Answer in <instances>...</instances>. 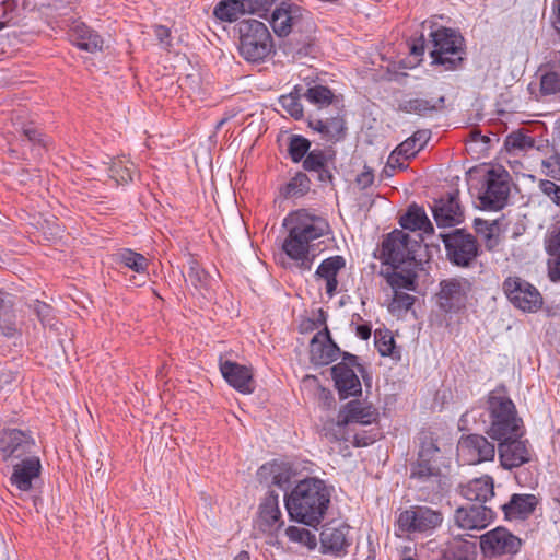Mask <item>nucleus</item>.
I'll list each match as a JSON object with an SVG mask.
<instances>
[{
  "label": "nucleus",
  "mask_w": 560,
  "mask_h": 560,
  "mask_svg": "<svg viewBox=\"0 0 560 560\" xmlns=\"http://www.w3.org/2000/svg\"><path fill=\"white\" fill-rule=\"evenodd\" d=\"M503 290L511 303L524 312H536L542 304L538 290L520 277H509Z\"/></svg>",
  "instance_id": "nucleus-11"
},
{
  "label": "nucleus",
  "mask_w": 560,
  "mask_h": 560,
  "mask_svg": "<svg viewBox=\"0 0 560 560\" xmlns=\"http://www.w3.org/2000/svg\"><path fill=\"white\" fill-rule=\"evenodd\" d=\"M475 229L479 234L485 236L488 249H493L499 244V238L494 235V232L498 230L495 224L489 223L486 220L476 219Z\"/></svg>",
  "instance_id": "nucleus-47"
},
{
  "label": "nucleus",
  "mask_w": 560,
  "mask_h": 560,
  "mask_svg": "<svg viewBox=\"0 0 560 560\" xmlns=\"http://www.w3.org/2000/svg\"><path fill=\"white\" fill-rule=\"evenodd\" d=\"M509 174L506 172L498 173L494 170L488 172L487 188L480 197L485 208L491 210L502 209L510 194Z\"/></svg>",
  "instance_id": "nucleus-17"
},
{
  "label": "nucleus",
  "mask_w": 560,
  "mask_h": 560,
  "mask_svg": "<svg viewBox=\"0 0 560 560\" xmlns=\"http://www.w3.org/2000/svg\"><path fill=\"white\" fill-rule=\"evenodd\" d=\"M555 258L549 260V277L551 281H560V254L553 255Z\"/></svg>",
  "instance_id": "nucleus-61"
},
{
  "label": "nucleus",
  "mask_w": 560,
  "mask_h": 560,
  "mask_svg": "<svg viewBox=\"0 0 560 560\" xmlns=\"http://www.w3.org/2000/svg\"><path fill=\"white\" fill-rule=\"evenodd\" d=\"M494 513L491 506L469 505L455 511V523L463 529H483L493 520Z\"/></svg>",
  "instance_id": "nucleus-21"
},
{
  "label": "nucleus",
  "mask_w": 560,
  "mask_h": 560,
  "mask_svg": "<svg viewBox=\"0 0 560 560\" xmlns=\"http://www.w3.org/2000/svg\"><path fill=\"white\" fill-rule=\"evenodd\" d=\"M433 218L440 228H450L460 224L464 220V212L459 205L457 194L435 200L432 206Z\"/></svg>",
  "instance_id": "nucleus-20"
},
{
  "label": "nucleus",
  "mask_w": 560,
  "mask_h": 560,
  "mask_svg": "<svg viewBox=\"0 0 560 560\" xmlns=\"http://www.w3.org/2000/svg\"><path fill=\"white\" fill-rule=\"evenodd\" d=\"M185 281L201 294H203L205 291H208L210 285L209 275L194 258H190L188 261V270L185 276Z\"/></svg>",
  "instance_id": "nucleus-36"
},
{
  "label": "nucleus",
  "mask_w": 560,
  "mask_h": 560,
  "mask_svg": "<svg viewBox=\"0 0 560 560\" xmlns=\"http://www.w3.org/2000/svg\"><path fill=\"white\" fill-rule=\"evenodd\" d=\"M540 90L545 95L560 92V70L546 72L540 79Z\"/></svg>",
  "instance_id": "nucleus-50"
},
{
  "label": "nucleus",
  "mask_w": 560,
  "mask_h": 560,
  "mask_svg": "<svg viewBox=\"0 0 560 560\" xmlns=\"http://www.w3.org/2000/svg\"><path fill=\"white\" fill-rule=\"evenodd\" d=\"M341 420V412L339 411L336 421H329L324 425L325 436L329 441H350L348 427L351 423L342 422Z\"/></svg>",
  "instance_id": "nucleus-39"
},
{
  "label": "nucleus",
  "mask_w": 560,
  "mask_h": 560,
  "mask_svg": "<svg viewBox=\"0 0 560 560\" xmlns=\"http://www.w3.org/2000/svg\"><path fill=\"white\" fill-rule=\"evenodd\" d=\"M245 14H256L265 10L266 0H240Z\"/></svg>",
  "instance_id": "nucleus-56"
},
{
  "label": "nucleus",
  "mask_w": 560,
  "mask_h": 560,
  "mask_svg": "<svg viewBox=\"0 0 560 560\" xmlns=\"http://www.w3.org/2000/svg\"><path fill=\"white\" fill-rule=\"evenodd\" d=\"M400 225L410 231H422L424 234L434 233V228L430 222L423 208L412 205L399 220Z\"/></svg>",
  "instance_id": "nucleus-32"
},
{
  "label": "nucleus",
  "mask_w": 560,
  "mask_h": 560,
  "mask_svg": "<svg viewBox=\"0 0 560 560\" xmlns=\"http://www.w3.org/2000/svg\"><path fill=\"white\" fill-rule=\"evenodd\" d=\"M34 439L25 431L5 429L0 432V459L2 462H19L34 456Z\"/></svg>",
  "instance_id": "nucleus-10"
},
{
  "label": "nucleus",
  "mask_w": 560,
  "mask_h": 560,
  "mask_svg": "<svg viewBox=\"0 0 560 560\" xmlns=\"http://www.w3.org/2000/svg\"><path fill=\"white\" fill-rule=\"evenodd\" d=\"M310 141L299 135H293L289 142V154L293 162H300L310 149Z\"/></svg>",
  "instance_id": "nucleus-46"
},
{
  "label": "nucleus",
  "mask_w": 560,
  "mask_h": 560,
  "mask_svg": "<svg viewBox=\"0 0 560 560\" xmlns=\"http://www.w3.org/2000/svg\"><path fill=\"white\" fill-rule=\"evenodd\" d=\"M355 182L362 189L370 187L374 182L373 171L365 166L364 170L357 176Z\"/></svg>",
  "instance_id": "nucleus-57"
},
{
  "label": "nucleus",
  "mask_w": 560,
  "mask_h": 560,
  "mask_svg": "<svg viewBox=\"0 0 560 560\" xmlns=\"http://www.w3.org/2000/svg\"><path fill=\"white\" fill-rule=\"evenodd\" d=\"M547 250L550 255L560 254V229L553 231L547 241Z\"/></svg>",
  "instance_id": "nucleus-59"
},
{
  "label": "nucleus",
  "mask_w": 560,
  "mask_h": 560,
  "mask_svg": "<svg viewBox=\"0 0 560 560\" xmlns=\"http://www.w3.org/2000/svg\"><path fill=\"white\" fill-rule=\"evenodd\" d=\"M354 366H359L357 357L346 354L341 362L331 368V376L340 398L358 396L362 393V385Z\"/></svg>",
  "instance_id": "nucleus-12"
},
{
  "label": "nucleus",
  "mask_w": 560,
  "mask_h": 560,
  "mask_svg": "<svg viewBox=\"0 0 560 560\" xmlns=\"http://www.w3.org/2000/svg\"><path fill=\"white\" fill-rule=\"evenodd\" d=\"M279 102L285 112L293 118L300 119L303 117V106L300 103L299 97L293 93L282 95Z\"/></svg>",
  "instance_id": "nucleus-51"
},
{
  "label": "nucleus",
  "mask_w": 560,
  "mask_h": 560,
  "mask_svg": "<svg viewBox=\"0 0 560 560\" xmlns=\"http://www.w3.org/2000/svg\"><path fill=\"white\" fill-rule=\"evenodd\" d=\"M244 14L240 0H221L213 9V15L221 22L233 23Z\"/></svg>",
  "instance_id": "nucleus-35"
},
{
  "label": "nucleus",
  "mask_w": 560,
  "mask_h": 560,
  "mask_svg": "<svg viewBox=\"0 0 560 560\" xmlns=\"http://www.w3.org/2000/svg\"><path fill=\"white\" fill-rule=\"evenodd\" d=\"M154 35L163 47L167 48L171 46L170 28H167L166 26H163V25H155L154 26Z\"/></svg>",
  "instance_id": "nucleus-58"
},
{
  "label": "nucleus",
  "mask_w": 560,
  "mask_h": 560,
  "mask_svg": "<svg viewBox=\"0 0 560 560\" xmlns=\"http://www.w3.org/2000/svg\"><path fill=\"white\" fill-rule=\"evenodd\" d=\"M310 189V179L303 173H298L284 187L287 198L303 196Z\"/></svg>",
  "instance_id": "nucleus-42"
},
{
  "label": "nucleus",
  "mask_w": 560,
  "mask_h": 560,
  "mask_svg": "<svg viewBox=\"0 0 560 560\" xmlns=\"http://www.w3.org/2000/svg\"><path fill=\"white\" fill-rule=\"evenodd\" d=\"M535 141L523 132H512L505 139V148L510 152L527 151L534 148Z\"/></svg>",
  "instance_id": "nucleus-43"
},
{
  "label": "nucleus",
  "mask_w": 560,
  "mask_h": 560,
  "mask_svg": "<svg viewBox=\"0 0 560 560\" xmlns=\"http://www.w3.org/2000/svg\"><path fill=\"white\" fill-rule=\"evenodd\" d=\"M238 50L249 62L262 61L272 50V38L267 26L257 20H243L238 24Z\"/></svg>",
  "instance_id": "nucleus-7"
},
{
  "label": "nucleus",
  "mask_w": 560,
  "mask_h": 560,
  "mask_svg": "<svg viewBox=\"0 0 560 560\" xmlns=\"http://www.w3.org/2000/svg\"><path fill=\"white\" fill-rule=\"evenodd\" d=\"M326 162V155L322 150H313L304 159L303 167L308 172H318L319 178L323 179L322 172L325 171Z\"/></svg>",
  "instance_id": "nucleus-45"
},
{
  "label": "nucleus",
  "mask_w": 560,
  "mask_h": 560,
  "mask_svg": "<svg viewBox=\"0 0 560 560\" xmlns=\"http://www.w3.org/2000/svg\"><path fill=\"white\" fill-rule=\"evenodd\" d=\"M15 380V375L11 372L0 373V390L10 386Z\"/></svg>",
  "instance_id": "nucleus-62"
},
{
  "label": "nucleus",
  "mask_w": 560,
  "mask_h": 560,
  "mask_svg": "<svg viewBox=\"0 0 560 560\" xmlns=\"http://www.w3.org/2000/svg\"><path fill=\"white\" fill-rule=\"evenodd\" d=\"M476 556V544L460 536L445 541L444 547L440 551L442 560H475Z\"/></svg>",
  "instance_id": "nucleus-29"
},
{
  "label": "nucleus",
  "mask_w": 560,
  "mask_h": 560,
  "mask_svg": "<svg viewBox=\"0 0 560 560\" xmlns=\"http://www.w3.org/2000/svg\"><path fill=\"white\" fill-rule=\"evenodd\" d=\"M443 513L428 505H411L401 510L394 523L396 537L432 535L443 524Z\"/></svg>",
  "instance_id": "nucleus-6"
},
{
  "label": "nucleus",
  "mask_w": 560,
  "mask_h": 560,
  "mask_svg": "<svg viewBox=\"0 0 560 560\" xmlns=\"http://www.w3.org/2000/svg\"><path fill=\"white\" fill-rule=\"evenodd\" d=\"M457 455L464 464L476 465L492 460L495 456V447L485 436L470 434L459 440Z\"/></svg>",
  "instance_id": "nucleus-13"
},
{
  "label": "nucleus",
  "mask_w": 560,
  "mask_h": 560,
  "mask_svg": "<svg viewBox=\"0 0 560 560\" xmlns=\"http://www.w3.org/2000/svg\"><path fill=\"white\" fill-rule=\"evenodd\" d=\"M552 154L542 161L546 175L560 180V138L553 141Z\"/></svg>",
  "instance_id": "nucleus-44"
},
{
  "label": "nucleus",
  "mask_w": 560,
  "mask_h": 560,
  "mask_svg": "<svg viewBox=\"0 0 560 560\" xmlns=\"http://www.w3.org/2000/svg\"><path fill=\"white\" fill-rule=\"evenodd\" d=\"M345 266L346 260L342 256H331L324 259L315 271L316 280L325 282L326 293L329 296H334L336 293L338 287L337 275Z\"/></svg>",
  "instance_id": "nucleus-28"
},
{
  "label": "nucleus",
  "mask_w": 560,
  "mask_h": 560,
  "mask_svg": "<svg viewBox=\"0 0 560 560\" xmlns=\"http://www.w3.org/2000/svg\"><path fill=\"white\" fill-rule=\"evenodd\" d=\"M419 441L418 458L410 467V480L423 492L424 500H432L450 488V480L441 468V452L432 434L422 432Z\"/></svg>",
  "instance_id": "nucleus-2"
},
{
  "label": "nucleus",
  "mask_w": 560,
  "mask_h": 560,
  "mask_svg": "<svg viewBox=\"0 0 560 560\" xmlns=\"http://www.w3.org/2000/svg\"><path fill=\"white\" fill-rule=\"evenodd\" d=\"M460 494L469 501L486 503L494 495L493 479L488 476H481L469 480L460 487Z\"/></svg>",
  "instance_id": "nucleus-30"
},
{
  "label": "nucleus",
  "mask_w": 560,
  "mask_h": 560,
  "mask_svg": "<svg viewBox=\"0 0 560 560\" xmlns=\"http://www.w3.org/2000/svg\"><path fill=\"white\" fill-rule=\"evenodd\" d=\"M430 139V135L427 130H418L411 137L401 142L398 148L402 152L404 160L413 158Z\"/></svg>",
  "instance_id": "nucleus-37"
},
{
  "label": "nucleus",
  "mask_w": 560,
  "mask_h": 560,
  "mask_svg": "<svg viewBox=\"0 0 560 560\" xmlns=\"http://www.w3.org/2000/svg\"><path fill=\"white\" fill-rule=\"evenodd\" d=\"M538 503L534 494H513L509 502L500 504L499 508L503 510L506 518L517 520L526 518L530 515Z\"/></svg>",
  "instance_id": "nucleus-31"
},
{
  "label": "nucleus",
  "mask_w": 560,
  "mask_h": 560,
  "mask_svg": "<svg viewBox=\"0 0 560 560\" xmlns=\"http://www.w3.org/2000/svg\"><path fill=\"white\" fill-rule=\"evenodd\" d=\"M116 260L138 273H147L148 271V259L143 255L131 249L125 248L120 250L117 254Z\"/></svg>",
  "instance_id": "nucleus-38"
},
{
  "label": "nucleus",
  "mask_w": 560,
  "mask_h": 560,
  "mask_svg": "<svg viewBox=\"0 0 560 560\" xmlns=\"http://www.w3.org/2000/svg\"><path fill=\"white\" fill-rule=\"evenodd\" d=\"M394 295H393V300H392V303H390V308L393 311H401V310H409L413 303H415V296L406 293V292H402L401 291H395L393 292Z\"/></svg>",
  "instance_id": "nucleus-54"
},
{
  "label": "nucleus",
  "mask_w": 560,
  "mask_h": 560,
  "mask_svg": "<svg viewBox=\"0 0 560 560\" xmlns=\"http://www.w3.org/2000/svg\"><path fill=\"white\" fill-rule=\"evenodd\" d=\"M539 188L544 194H546L548 197L552 199L553 196H557L560 194V186L555 184L551 180L542 179L539 183Z\"/></svg>",
  "instance_id": "nucleus-60"
},
{
  "label": "nucleus",
  "mask_w": 560,
  "mask_h": 560,
  "mask_svg": "<svg viewBox=\"0 0 560 560\" xmlns=\"http://www.w3.org/2000/svg\"><path fill=\"white\" fill-rule=\"evenodd\" d=\"M289 234L282 244L283 252L296 262V266L306 271L311 270L313 257L310 256L313 241L329 234L328 221L305 209L290 213L283 222Z\"/></svg>",
  "instance_id": "nucleus-1"
},
{
  "label": "nucleus",
  "mask_w": 560,
  "mask_h": 560,
  "mask_svg": "<svg viewBox=\"0 0 560 560\" xmlns=\"http://www.w3.org/2000/svg\"><path fill=\"white\" fill-rule=\"evenodd\" d=\"M135 172V165L133 163L118 159L114 161L109 167V176L113 178L116 183H122L126 184L130 180H132V175Z\"/></svg>",
  "instance_id": "nucleus-40"
},
{
  "label": "nucleus",
  "mask_w": 560,
  "mask_h": 560,
  "mask_svg": "<svg viewBox=\"0 0 560 560\" xmlns=\"http://www.w3.org/2000/svg\"><path fill=\"white\" fill-rule=\"evenodd\" d=\"M422 27L429 30L431 44L430 56L433 63L441 65L445 70H453L463 60V37L452 28L440 26L434 28L433 22H423Z\"/></svg>",
  "instance_id": "nucleus-5"
},
{
  "label": "nucleus",
  "mask_w": 560,
  "mask_h": 560,
  "mask_svg": "<svg viewBox=\"0 0 560 560\" xmlns=\"http://www.w3.org/2000/svg\"><path fill=\"white\" fill-rule=\"evenodd\" d=\"M350 527L341 522H330L320 532V549L324 553L340 557L351 545Z\"/></svg>",
  "instance_id": "nucleus-15"
},
{
  "label": "nucleus",
  "mask_w": 560,
  "mask_h": 560,
  "mask_svg": "<svg viewBox=\"0 0 560 560\" xmlns=\"http://www.w3.org/2000/svg\"><path fill=\"white\" fill-rule=\"evenodd\" d=\"M330 502L324 481L316 478L301 480L285 497V506L292 520L306 525L318 524Z\"/></svg>",
  "instance_id": "nucleus-3"
},
{
  "label": "nucleus",
  "mask_w": 560,
  "mask_h": 560,
  "mask_svg": "<svg viewBox=\"0 0 560 560\" xmlns=\"http://www.w3.org/2000/svg\"><path fill=\"white\" fill-rule=\"evenodd\" d=\"M402 152L399 151L397 147L388 156L387 164L383 170V173H387V170L396 171V170H406L407 164L405 163Z\"/></svg>",
  "instance_id": "nucleus-55"
},
{
  "label": "nucleus",
  "mask_w": 560,
  "mask_h": 560,
  "mask_svg": "<svg viewBox=\"0 0 560 560\" xmlns=\"http://www.w3.org/2000/svg\"><path fill=\"white\" fill-rule=\"evenodd\" d=\"M341 421L351 424L368 425L376 421L378 412L371 404L361 400H351L341 409Z\"/></svg>",
  "instance_id": "nucleus-26"
},
{
  "label": "nucleus",
  "mask_w": 560,
  "mask_h": 560,
  "mask_svg": "<svg viewBox=\"0 0 560 560\" xmlns=\"http://www.w3.org/2000/svg\"><path fill=\"white\" fill-rule=\"evenodd\" d=\"M345 120L341 117H332L325 119V140L338 141L343 137Z\"/></svg>",
  "instance_id": "nucleus-49"
},
{
  "label": "nucleus",
  "mask_w": 560,
  "mask_h": 560,
  "mask_svg": "<svg viewBox=\"0 0 560 560\" xmlns=\"http://www.w3.org/2000/svg\"><path fill=\"white\" fill-rule=\"evenodd\" d=\"M417 241L402 230H394L384 238L381 248V259L389 267L398 268L408 260H415Z\"/></svg>",
  "instance_id": "nucleus-8"
},
{
  "label": "nucleus",
  "mask_w": 560,
  "mask_h": 560,
  "mask_svg": "<svg viewBox=\"0 0 560 560\" xmlns=\"http://www.w3.org/2000/svg\"><path fill=\"white\" fill-rule=\"evenodd\" d=\"M42 465L37 456H30L13 465L11 486L21 493L32 490L33 482L39 478Z\"/></svg>",
  "instance_id": "nucleus-19"
},
{
  "label": "nucleus",
  "mask_w": 560,
  "mask_h": 560,
  "mask_svg": "<svg viewBox=\"0 0 560 560\" xmlns=\"http://www.w3.org/2000/svg\"><path fill=\"white\" fill-rule=\"evenodd\" d=\"M480 546L486 555L499 556L516 553L521 539L503 527H497L480 537Z\"/></svg>",
  "instance_id": "nucleus-16"
},
{
  "label": "nucleus",
  "mask_w": 560,
  "mask_h": 560,
  "mask_svg": "<svg viewBox=\"0 0 560 560\" xmlns=\"http://www.w3.org/2000/svg\"><path fill=\"white\" fill-rule=\"evenodd\" d=\"M301 18L302 10L299 5L282 2L272 11L269 22L273 32L282 37L291 33L292 27L298 24Z\"/></svg>",
  "instance_id": "nucleus-24"
},
{
  "label": "nucleus",
  "mask_w": 560,
  "mask_h": 560,
  "mask_svg": "<svg viewBox=\"0 0 560 560\" xmlns=\"http://www.w3.org/2000/svg\"><path fill=\"white\" fill-rule=\"evenodd\" d=\"M339 348L331 340L329 330L318 331L311 340L310 354L313 363L326 365L338 357Z\"/></svg>",
  "instance_id": "nucleus-25"
},
{
  "label": "nucleus",
  "mask_w": 560,
  "mask_h": 560,
  "mask_svg": "<svg viewBox=\"0 0 560 560\" xmlns=\"http://www.w3.org/2000/svg\"><path fill=\"white\" fill-rule=\"evenodd\" d=\"M70 40L80 49L90 52L102 50L103 39L83 22L73 21L69 26Z\"/></svg>",
  "instance_id": "nucleus-27"
},
{
  "label": "nucleus",
  "mask_w": 560,
  "mask_h": 560,
  "mask_svg": "<svg viewBox=\"0 0 560 560\" xmlns=\"http://www.w3.org/2000/svg\"><path fill=\"white\" fill-rule=\"evenodd\" d=\"M375 346L381 355L386 357L393 353L395 341L388 332L375 331Z\"/></svg>",
  "instance_id": "nucleus-52"
},
{
  "label": "nucleus",
  "mask_w": 560,
  "mask_h": 560,
  "mask_svg": "<svg viewBox=\"0 0 560 560\" xmlns=\"http://www.w3.org/2000/svg\"><path fill=\"white\" fill-rule=\"evenodd\" d=\"M220 372L230 386L241 394H252L255 390V382L252 369L230 360L219 361Z\"/></svg>",
  "instance_id": "nucleus-18"
},
{
  "label": "nucleus",
  "mask_w": 560,
  "mask_h": 560,
  "mask_svg": "<svg viewBox=\"0 0 560 560\" xmlns=\"http://www.w3.org/2000/svg\"><path fill=\"white\" fill-rule=\"evenodd\" d=\"M446 249L447 258L457 266H469L478 256V243L475 236L457 229L440 235Z\"/></svg>",
  "instance_id": "nucleus-9"
},
{
  "label": "nucleus",
  "mask_w": 560,
  "mask_h": 560,
  "mask_svg": "<svg viewBox=\"0 0 560 560\" xmlns=\"http://www.w3.org/2000/svg\"><path fill=\"white\" fill-rule=\"evenodd\" d=\"M522 436L498 439V454L500 464L504 469H514L527 464L533 458V450Z\"/></svg>",
  "instance_id": "nucleus-14"
},
{
  "label": "nucleus",
  "mask_w": 560,
  "mask_h": 560,
  "mask_svg": "<svg viewBox=\"0 0 560 560\" xmlns=\"http://www.w3.org/2000/svg\"><path fill=\"white\" fill-rule=\"evenodd\" d=\"M468 282L458 279H448L441 282L439 304L445 312L458 310L465 303Z\"/></svg>",
  "instance_id": "nucleus-23"
},
{
  "label": "nucleus",
  "mask_w": 560,
  "mask_h": 560,
  "mask_svg": "<svg viewBox=\"0 0 560 560\" xmlns=\"http://www.w3.org/2000/svg\"><path fill=\"white\" fill-rule=\"evenodd\" d=\"M357 336L362 340H368L371 336V327L368 325H359L357 327Z\"/></svg>",
  "instance_id": "nucleus-64"
},
{
  "label": "nucleus",
  "mask_w": 560,
  "mask_h": 560,
  "mask_svg": "<svg viewBox=\"0 0 560 560\" xmlns=\"http://www.w3.org/2000/svg\"><path fill=\"white\" fill-rule=\"evenodd\" d=\"M490 425L487 431L493 440L510 439L524 434L523 421L510 397L492 392L488 397Z\"/></svg>",
  "instance_id": "nucleus-4"
},
{
  "label": "nucleus",
  "mask_w": 560,
  "mask_h": 560,
  "mask_svg": "<svg viewBox=\"0 0 560 560\" xmlns=\"http://www.w3.org/2000/svg\"><path fill=\"white\" fill-rule=\"evenodd\" d=\"M285 534L291 541L305 546L307 549H314L316 547V536L304 527L289 526Z\"/></svg>",
  "instance_id": "nucleus-41"
},
{
  "label": "nucleus",
  "mask_w": 560,
  "mask_h": 560,
  "mask_svg": "<svg viewBox=\"0 0 560 560\" xmlns=\"http://www.w3.org/2000/svg\"><path fill=\"white\" fill-rule=\"evenodd\" d=\"M270 472L272 476V483L277 485L280 488H285L290 483V470L287 466L283 465H271Z\"/></svg>",
  "instance_id": "nucleus-53"
},
{
  "label": "nucleus",
  "mask_w": 560,
  "mask_h": 560,
  "mask_svg": "<svg viewBox=\"0 0 560 560\" xmlns=\"http://www.w3.org/2000/svg\"><path fill=\"white\" fill-rule=\"evenodd\" d=\"M305 97L313 104L324 106L331 103L334 94L326 86L315 85L306 91Z\"/></svg>",
  "instance_id": "nucleus-48"
},
{
  "label": "nucleus",
  "mask_w": 560,
  "mask_h": 560,
  "mask_svg": "<svg viewBox=\"0 0 560 560\" xmlns=\"http://www.w3.org/2000/svg\"><path fill=\"white\" fill-rule=\"evenodd\" d=\"M444 97L436 100L411 98L400 103L399 108L408 114H417L420 116L428 115L443 107Z\"/></svg>",
  "instance_id": "nucleus-34"
},
{
  "label": "nucleus",
  "mask_w": 560,
  "mask_h": 560,
  "mask_svg": "<svg viewBox=\"0 0 560 560\" xmlns=\"http://www.w3.org/2000/svg\"><path fill=\"white\" fill-rule=\"evenodd\" d=\"M257 525L260 530L273 534L283 525L281 520V511L279 509V495L273 491L259 505Z\"/></svg>",
  "instance_id": "nucleus-22"
},
{
  "label": "nucleus",
  "mask_w": 560,
  "mask_h": 560,
  "mask_svg": "<svg viewBox=\"0 0 560 560\" xmlns=\"http://www.w3.org/2000/svg\"><path fill=\"white\" fill-rule=\"evenodd\" d=\"M310 127L319 132L322 137L325 139V119H314L310 121Z\"/></svg>",
  "instance_id": "nucleus-63"
},
{
  "label": "nucleus",
  "mask_w": 560,
  "mask_h": 560,
  "mask_svg": "<svg viewBox=\"0 0 560 560\" xmlns=\"http://www.w3.org/2000/svg\"><path fill=\"white\" fill-rule=\"evenodd\" d=\"M398 268L387 267L382 269L380 275L385 278L387 284L392 288L393 292L408 290H416V275L413 272H399Z\"/></svg>",
  "instance_id": "nucleus-33"
}]
</instances>
